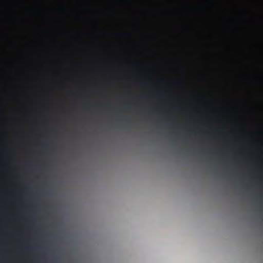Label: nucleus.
I'll use <instances>...</instances> for the list:
<instances>
[{
  "label": "nucleus",
  "mask_w": 263,
  "mask_h": 263,
  "mask_svg": "<svg viewBox=\"0 0 263 263\" xmlns=\"http://www.w3.org/2000/svg\"><path fill=\"white\" fill-rule=\"evenodd\" d=\"M161 92L162 93H164V92H166V89H162Z\"/></svg>",
  "instance_id": "1"
}]
</instances>
